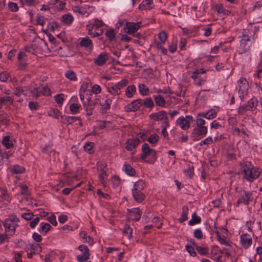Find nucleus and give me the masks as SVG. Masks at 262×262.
Listing matches in <instances>:
<instances>
[{
  "label": "nucleus",
  "instance_id": "603ef678",
  "mask_svg": "<svg viewBox=\"0 0 262 262\" xmlns=\"http://www.w3.org/2000/svg\"><path fill=\"white\" fill-rule=\"evenodd\" d=\"M158 37L160 40L159 42H161L162 43H165L167 39V34L164 31L160 32L158 34Z\"/></svg>",
  "mask_w": 262,
  "mask_h": 262
},
{
  "label": "nucleus",
  "instance_id": "393cba45",
  "mask_svg": "<svg viewBox=\"0 0 262 262\" xmlns=\"http://www.w3.org/2000/svg\"><path fill=\"white\" fill-rule=\"evenodd\" d=\"M140 101L141 106H144L145 107L152 108L154 106V101L151 98H146L144 99H140Z\"/></svg>",
  "mask_w": 262,
  "mask_h": 262
},
{
  "label": "nucleus",
  "instance_id": "412c9836",
  "mask_svg": "<svg viewBox=\"0 0 262 262\" xmlns=\"http://www.w3.org/2000/svg\"><path fill=\"white\" fill-rule=\"evenodd\" d=\"M240 238L242 246L244 248L247 249L251 245L252 240L251 237L248 234H242Z\"/></svg>",
  "mask_w": 262,
  "mask_h": 262
},
{
  "label": "nucleus",
  "instance_id": "e433bc0d",
  "mask_svg": "<svg viewBox=\"0 0 262 262\" xmlns=\"http://www.w3.org/2000/svg\"><path fill=\"white\" fill-rule=\"evenodd\" d=\"M61 118L69 124H71L77 120H79L80 118L75 116H62Z\"/></svg>",
  "mask_w": 262,
  "mask_h": 262
},
{
  "label": "nucleus",
  "instance_id": "49530a36",
  "mask_svg": "<svg viewBox=\"0 0 262 262\" xmlns=\"http://www.w3.org/2000/svg\"><path fill=\"white\" fill-rule=\"evenodd\" d=\"M159 139V137L157 134L151 135L147 139L148 142L152 144H156Z\"/></svg>",
  "mask_w": 262,
  "mask_h": 262
},
{
  "label": "nucleus",
  "instance_id": "72a5a7b5",
  "mask_svg": "<svg viewBox=\"0 0 262 262\" xmlns=\"http://www.w3.org/2000/svg\"><path fill=\"white\" fill-rule=\"evenodd\" d=\"M3 225L5 228V232L10 236L11 228H12V223H11L9 220H5Z\"/></svg>",
  "mask_w": 262,
  "mask_h": 262
},
{
  "label": "nucleus",
  "instance_id": "13d9d810",
  "mask_svg": "<svg viewBox=\"0 0 262 262\" xmlns=\"http://www.w3.org/2000/svg\"><path fill=\"white\" fill-rule=\"evenodd\" d=\"M58 27V25L55 21H51L48 24V29L52 32L54 31Z\"/></svg>",
  "mask_w": 262,
  "mask_h": 262
},
{
  "label": "nucleus",
  "instance_id": "69168bd1",
  "mask_svg": "<svg viewBox=\"0 0 262 262\" xmlns=\"http://www.w3.org/2000/svg\"><path fill=\"white\" fill-rule=\"evenodd\" d=\"M193 166H190V165H189L187 169H186L184 172L186 174V175L189 177V178L191 179L193 177Z\"/></svg>",
  "mask_w": 262,
  "mask_h": 262
},
{
  "label": "nucleus",
  "instance_id": "b1692460",
  "mask_svg": "<svg viewBox=\"0 0 262 262\" xmlns=\"http://www.w3.org/2000/svg\"><path fill=\"white\" fill-rule=\"evenodd\" d=\"M122 169L128 176H134L136 174L135 169L126 162L123 164Z\"/></svg>",
  "mask_w": 262,
  "mask_h": 262
},
{
  "label": "nucleus",
  "instance_id": "aec40b11",
  "mask_svg": "<svg viewBox=\"0 0 262 262\" xmlns=\"http://www.w3.org/2000/svg\"><path fill=\"white\" fill-rule=\"evenodd\" d=\"M154 6L152 0H143L139 5L138 8L140 10H149L152 9Z\"/></svg>",
  "mask_w": 262,
  "mask_h": 262
},
{
  "label": "nucleus",
  "instance_id": "c03bdc74",
  "mask_svg": "<svg viewBox=\"0 0 262 262\" xmlns=\"http://www.w3.org/2000/svg\"><path fill=\"white\" fill-rule=\"evenodd\" d=\"M66 77L71 81H76L77 77L75 72L72 70L68 71L65 74Z\"/></svg>",
  "mask_w": 262,
  "mask_h": 262
},
{
  "label": "nucleus",
  "instance_id": "9d476101",
  "mask_svg": "<svg viewBox=\"0 0 262 262\" xmlns=\"http://www.w3.org/2000/svg\"><path fill=\"white\" fill-rule=\"evenodd\" d=\"M207 133V127L196 126L190 134V138L193 141L196 142L201 139V136L206 135Z\"/></svg>",
  "mask_w": 262,
  "mask_h": 262
},
{
  "label": "nucleus",
  "instance_id": "f257e3e1",
  "mask_svg": "<svg viewBox=\"0 0 262 262\" xmlns=\"http://www.w3.org/2000/svg\"><path fill=\"white\" fill-rule=\"evenodd\" d=\"M243 178L247 181L252 182L257 179L260 175V171L259 168L254 167L250 162L246 161L242 165Z\"/></svg>",
  "mask_w": 262,
  "mask_h": 262
},
{
  "label": "nucleus",
  "instance_id": "ea45409f",
  "mask_svg": "<svg viewBox=\"0 0 262 262\" xmlns=\"http://www.w3.org/2000/svg\"><path fill=\"white\" fill-rule=\"evenodd\" d=\"M215 233L217 240L221 244L230 246L225 236H221L218 231H216Z\"/></svg>",
  "mask_w": 262,
  "mask_h": 262
},
{
  "label": "nucleus",
  "instance_id": "423d86ee",
  "mask_svg": "<svg viewBox=\"0 0 262 262\" xmlns=\"http://www.w3.org/2000/svg\"><path fill=\"white\" fill-rule=\"evenodd\" d=\"M238 89V97L243 101L248 94L249 83L244 78H240L237 81Z\"/></svg>",
  "mask_w": 262,
  "mask_h": 262
},
{
  "label": "nucleus",
  "instance_id": "7c9ffc66",
  "mask_svg": "<svg viewBox=\"0 0 262 262\" xmlns=\"http://www.w3.org/2000/svg\"><path fill=\"white\" fill-rule=\"evenodd\" d=\"M14 94L18 97L23 96L21 98V100H18L20 102L22 101L23 100V98L27 95V94L25 92V90L20 87L16 88L14 91Z\"/></svg>",
  "mask_w": 262,
  "mask_h": 262
},
{
  "label": "nucleus",
  "instance_id": "39448f33",
  "mask_svg": "<svg viewBox=\"0 0 262 262\" xmlns=\"http://www.w3.org/2000/svg\"><path fill=\"white\" fill-rule=\"evenodd\" d=\"M103 25V21L100 20H95L94 24H88L86 27L89 34L94 37L100 36L103 33L101 28Z\"/></svg>",
  "mask_w": 262,
  "mask_h": 262
},
{
  "label": "nucleus",
  "instance_id": "1a4fd4ad",
  "mask_svg": "<svg viewBox=\"0 0 262 262\" xmlns=\"http://www.w3.org/2000/svg\"><path fill=\"white\" fill-rule=\"evenodd\" d=\"M101 104L100 99L97 97H95L93 100L89 102H83V106L88 116H90L93 114V111L96 107L97 104Z\"/></svg>",
  "mask_w": 262,
  "mask_h": 262
},
{
  "label": "nucleus",
  "instance_id": "4468645a",
  "mask_svg": "<svg viewBox=\"0 0 262 262\" xmlns=\"http://www.w3.org/2000/svg\"><path fill=\"white\" fill-rule=\"evenodd\" d=\"M141 27L140 23L127 22L125 27L124 28V31L128 34H132L136 32Z\"/></svg>",
  "mask_w": 262,
  "mask_h": 262
},
{
  "label": "nucleus",
  "instance_id": "37998d69",
  "mask_svg": "<svg viewBox=\"0 0 262 262\" xmlns=\"http://www.w3.org/2000/svg\"><path fill=\"white\" fill-rule=\"evenodd\" d=\"M128 83V80L127 79H122L119 82H117L115 85V88L118 90H120L127 85Z\"/></svg>",
  "mask_w": 262,
  "mask_h": 262
},
{
  "label": "nucleus",
  "instance_id": "f03ea898",
  "mask_svg": "<svg viewBox=\"0 0 262 262\" xmlns=\"http://www.w3.org/2000/svg\"><path fill=\"white\" fill-rule=\"evenodd\" d=\"M145 187V183L142 180H139L135 183L132 189V194L134 200L136 202L141 203L145 200V195L142 191Z\"/></svg>",
  "mask_w": 262,
  "mask_h": 262
},
{
  "label": "nucleus",
  "instance_id": "cd10ccee",
  "mask_svg": "<svg viewBox=\"0 0 262 262\" xmlns=\"http://www.w3.org/2000/svg\"><path fill=\"white\" fill-rule=\"evenodd\" d=\"M258 102L256 98L252 97L248 101L246 104L250 111H253L256 108Z\"/></svg>",
  "mask_w": 262,
  "mask_h": 262
},
{
  "label": "nucleus",
  "instance_id": "de8ad7c7",
  "mask_svg": "<svg viewBox=\"0 0 262 262\" xmlns=\"http://www.w3.org/2000/svg\"><path fill=\"white\" fill-rule=\"evenodd\" d=\"M88 93V90H86V88H84L83 87V86L82 85L79 90V95L80 99L82 102L83 105V102H84L85 101V100H84L85 94Z\"/></svg>",
  "mask_w": 262,
  "mask_h": 262
},
{
  "label": "nucleus",
  "instance_id": "5fc2aeb1",
  "mask_svg": "<svg viewBox=\"0 0 262 262\" xmlns=\"http://www.w3.org/2000/svg\"><path fill=\"white\" fill-rule=\"evenodd\" d=\"M112 102V100L111 99L107 98L105 100L104 103L103 104H100L103 107V110H105V112L107 111L110 108L111 104Z\"/></svg>",
  "mask_w": 262,
  "mask_h": 262
},
{
  "label": "nucleus",
  "instance_id": "e2e57ef3",
  "mask_svg": "<svg viewBox=\"0 0 262 262\" xmlns=\"http://www.w3.org/2000/svg\"><path fill=\"white\" fill-rule=\"evenodd\" d=\"M28 107L31 111H36L38 110L39 105L37 102L30 101L29 102Z\"/></svg>",
  "mask_w": 262,
  "mask_h": 262
},
{
  "label": "nucleus",
  "instance_id": "c756f323",
  "mask_svg": "<svg viewBox=\"0 0 262 262\" xmlns=\"http://www.w3.org/2000/svg\"><path fill=\"white\" fill-rule=\"evenodd\" d=\"M155 103L157 106L164 107L166 104V101L161 95L154 96Z\"/></svg>",
  "mask_w": 262,
  "mask_h": 262
},
{
  "label": "nucleus",
  "instance_id": "58836bf2",
  "mask_svg": "<svg viewBox=\"0 0 262 262\" xmlns=\"http://www.w3.org/2000/svg\"><path fill=\"white\" fill-rule=\"evenodd\" d=\"M196 250L200 254L202 255H207L209 252V248L207 247H201L196 245Z\"/></svg>",
  "mask_w": 262,
  "mask_h": 262
},
{
  "label": "nucleus",
  "instance_id": "09e8293b",
  "mask_svg": "<svg viewBox=\"0 0 262 262\" xmlns=\"http://www.w3.org/2000/svg\"><path fill=\"white\" fill-rule=\"evenodd\" d=\"M54 99L59 106H61L64 100V95L62 94H57L54 96Z\"/></svg>",
  "mask_w": 262,
  "mask_h": 262
},
{
  "label": "nucleus",
  "instance_id": "f8f14e48",
  "mask_svg": "<svg viewBox=\"0 0 262 262\" xmlns=\"http://www.w3.org/2000/svg\"><path fill=\"white\" fill-rule=\"evenodd\" d=\"M193 122V118L191 116L187 115L185 117L183 116L178 118L176 124L179 125L183 130L188 129L190 126V123Z\"/></svg>",
  "mask_w": 262,
  "mask_h": 262
},
{
  "label": "nucleus",
  "instance_id": "c9c22d12",
  "mask_svg": "<svg viewBox=\"0 0 262 262\" xmlns=\"http://www.w3.org/2000/svg\"><path fill=\"white\" fill-rule=\"evenodd\" d=\"M139 91L142 96H147L149 93L148 88L144 84H140L139 85Z\"/></svg>",
  "mask_w": 262,
  "mask_h": 262
},
{
  "label": "nucleus",
  "instance_id": "f704fd0d",
  "mask_svg": "<svg viewBox=\"0 0 262 262\" xmlns=\"http://www.w3.org/2000/svg\"><path fill=\"white\" fill-rule=\"evenodd\" d=\"M136 92V87L134 85H129L126 89L125 95L128 98H132Z\"/></svg>",
  "mask_w": 262,
  "mask_h": 262
},
{
  "label": "nucleus",
  "instance_id": "6e6d98bb",
  "mask_svg": "<svg viewBox=\"0 0 262 262\" xmlns=\"http://www.w3.org/2000/svg\"><path fill=\"white\" fill-rule=\"evenodd\" d=\"M177 42L176 41L172 40L171 43L168 46V50L171 53H173L177 51Z\"/></svg>",
  "mask_w": 262,
  "mask_h": 262
},
{
  "label": "nucleus",
  "instance_id": "8fccbe9b",
  "mask_svg": "<svg viewBox=\"0 0 262 262\" xmlns=\"http://www.w3.org/2000/svg\"><path fill=\"white\" fill-rule=\"evenodd\" d=\"M9 10L13 12H17L19 9L18 5L13 2H9L8 4Z\"/></svg>",
  "mask_w": 262,
  "mask_h": 262
},
{
  "label": "nucleus",
  "instance_id": "5701e85b",
  "mask_svg": "<svg viewBox=\"0 0 262 262\" xmlns=\"http://www.w3.org/2000/svg\"><path fill=\"white\" fill-rule=\"evenodd\" d=\"M127 211L130 213V215L134 217L133 220L139 221L141 219L142 211L139 208H134L130 209H128Z\"/></svg>",
  "mask_w": 262,
  "mask_h": 262
},
{
  "label": "nucleus",
  "instance_id": "ddd939ff",
  "mask_svg": "<svg viewBox=\"0 0 262 262\" xmlns=\"http://www.w3.org/2000/svg\"><path fill=\"white\" fill-rule=\"evenodd\" d=\"M249 40V36L246 34V32H245L240 40V45L239 47V52L240 53L246 52L249 50L250 45L248 43Z\"/></svg>",
  "mask_w": 262,
  "mask_h": 262
},
{
  "label": "nucleus",
  "instance_id": "a878e982",
  "mask_svg": "<svg viewBox=\"0 0 262 262\" xmlns=\"http://www.w3.org/2000/svg\"><path fill=\"white\" fill-rule=\"evenodd\" d=\"M188 214V207L187 205H184L182 207V212L180 218L179 219V222L180 223L186 221L188 219L187 215Z\"/></svg>",
  "mask_w": 262,
  "mask_h": 262
},
{
  "label": "nucleus",
  "instance_id": "a19ab883",
  "mask_svg": "<svg viewBox=\"0 0 262 262\" xmlns=\"http://www.w3.org/2000/svg\"><path fill=\"white\" fill-rule=\"evenodd\" d=\"M133 230L130 226L127 224L125 225L123 228V233L128 238H130L132 236Z\"/></svg>",
  "mask_w": 262,
  "mask_h": 262
},
{
  "label": "nucleus",
  "instance_id": "9b49d317",
  "mask_svg": "<svg viewBox=\"0 0 262 262\" xmlns=\"http://www.w3.org/2000/svg\"><path fill=\"white\" fill-rule=\"evenodd\" d=\"M240 198L237 200L236 203L237 205L243 204L247 205L253 200L252 193L250 191L246 190H241L239 192Z\"/></svg>",
  "mask_w": 262,
  "mask_h": 262
},
{
  "label": "nucleus",
  "instance_id": "6ab92c4d",
  "mask_svg": "<svg viewBox=\"0 0 262 262\" xmlns=\"http://www.w3.org/2000/svg\"><path fill=\"white\" fill-rule=\"evenodd\" d=\"M27 52L34 53V52L32 51V48L30 47L20 50L17 54V58L20 63H23L27 60L28 56Z\"/></svg>",
  "mask_w": 262,
  "mask_h": 262
},
{
  "label": "nucleus",
  "instance_id": "4be33fe9",
  "mask_svg": "<svg viewBox=\"0 0 262 262\" xmlns=\"http://www.w3.org/2000/svg\"><path fill=\"white\" fill-rule=\"evenodd\" d=\"M1 143L7 149H10L14 146L13 139L10 136H4Z\"/></svg>",
  "mask_w": 262,
  "mask_h": 262
},
{
  "label": "nucleus",
  "instance_id": "338daca9",
  "mask_svg": "<svg viewBox=\"0 0 262 262\" xmlns=\"http://www.w3.org/2000/svg\"><path fill=\"white\" fill-rule=\"evenodd\" d=\"M207 119H212L216 117V113L214 110H211L207 112Z\"/></svg>",
  "mask_w": 262,
  "mask_h": 262
},
{
  "label": "nucleus",
  "instance_id": "4c0bfd02",
  "mask_svg": "<svg viewBox=\"0 0 262 262\" xmlns=\"http://www.w3.org/2000/svg\"><path fill=\"white\" fill-rule=\"evenodd\" d=\"M25 171V167L19 165H15L12 168V172L15 174L23 173Z\"/></svg>",
  "mask_w": 262,
  "mask_h": 262
},
{
  "label": "nucleus",
  "instance_id": "3c124183",
  "mask_svg": "<svg viewBox=\"0 0 262 262\" xmlns=\"http://www.w3.org/2000/svg\"><path fill=\"white\" fill-rule=\"evenodd\" d=\"M91 44L92 41L88 37L82 38L80 41L81 46L85 47H89L90 46H91Z\"/></svg>",
  "mask_w": 262,
  "mask_h": 262
},
{
  "label": "nucleus",
  "instance_id": "680f3d73",
  "mask_svg": "<svg viewBox=\"0 0 262 262\" xmlns=\"http://www.w3.org/2000/svg\"><path fill=\"white\" fill-rule=\"evenodd\" d=\"M94 143L92 142L86 143L84 146V149L85 151L91 154L93 152Z\"/></svg>",
  "mask_w": 262,
  "mask_h": 262
},
{
  "label": "nucleus",
  "instance_id": "864d4df0",
  "mask_svg": "<svg viewBox=\"0 0 262 262\" xmlns=\"http://www.w3.org/2000/svg\"><path fill=\"white\" fill-rule=\"evenodd\" d=\"M250 111L246 104L241 105L237 110V113L239 115L244 114L247 111Z\"/></svg>",
  "mask_w": 262,
  "mask_h": 262
},
{
  "label": "nucleus",
  "instance_id": "4d7b16f0",
  "mask_svg": "<svg viewBox=\"0 0 262 262\" xmlns=\"http://www.w3.org/2000/svg\"><path fill=\"white\" fill-rule=\"evenodd\" d=\"M41 88L42 89V95L43 96H50L51 95V91H50V88H49L48 85H41Z\"/></svg>",
  "mask_w": 262,
  "mask_h": 262
},
{
  "label": "nucleus",
  "instance_id": "79ce46f5",
  "mask_svg": "<svg viewBox=\"0 0 262 262\" xmlns=\"http://www.w3.org/2000/svg\"><path fill=\"white\" fill-rule=\"evenodd\" d=\"M90 253L89 252L83 253L81 254L77 255L76 258L79 262H83L89 259Z\"/></svg>",
  "mask_w": 262,
  "mask_h": 262
},
{
  "label": "nucleus",
  "instance_id": "f3484780",
  "mask_svg": "<svg viewBox=\"0 0 262 262\" xmlns=\"http://www.w3.org/2000/svg\"><path fill=\"white\" fill-rule=\"evenodd\" d=\"M150 119L155 121H162L167 119V114L166 112L162 111L149 115Z\"/></svg>",
  "mask_w": 262,
  "mask_h": 262
},
{
  "label": "nucleus",
  "instance_id": "2eb2a0df",
  "mask_svg": "<svg viewBox=\"0 0 262 262\" xmlns=\"http://www.w3.org/2000/svg\"><path fill=\"white\" fill-rule=\"evenodd\" d=\"M140 99H138L133 101L131 103L125 105L124 110L126 112H136L141 106V103L140 101Z\"/></svg>",
  "mask_w": 262,
  "mask_h": 262
},
{
  "label": "nucleus",
  "instance_id": "6e6552de",
  "mask_svg": "<svg viewBox=\"0 0 262 262\" xmlns=\"http://www.w3.org/2000/svg\"><path fill=\"white\" fill-rule=\"evenodd\" d=\"M206 70L203 68L197 69L194 71L191 72H189V74L190 75V77L194 79V84L197 86H201L206 80L204 78H201L200 75L201 74L205 73Z\"/></svg>",
  "mask_w": 262,
  "mask_h": 262
},
{
  "label": "nucleus",
  "instance_id": "a211bd4d",
  "mask_svg": "<svg viewBox=\"0 0 262 262\" xmlns=\"http://www.w3.org/2000/svg\"><path fill=\"white\" fill-rule=\"evenodd\" d=\"M140 143V140L138 138L128 139L126 142V149L128 151H132L136 148Z\"/></svg>",
  "mask_w": 262,
  "mask_h": 262
},
{
  "label": "nucleus",
  "instance_id": "473e14b6",
  "mask_svg": "<svg viewBox=\"0 0 262 262\" xmlns=\"http://www.w3.org/2000/svg\"><path fill=\"white\" fill-rule=\"evenodd\" d=\"M201 222V219L200 216H198L196 215V213L194 212L192 214V218L188 222V225L190 226H193L195 224H198L200 223Z\"/></svg>",
  "mask_w": 262,
  "mask_h": 262
},
{
  "label": "nucleus",
  "instance_id": "bf43d9fd",
  "mask_svg": "<svg viewBox=\"0 0 262 262\" xmlns=\"http://www.w3.org/2000/svg\"><path fill=\"white\" fill-rule=\"evenodd\" d=\"M40 226L41 230L46 233L48 232L52 227L50 224L43 222L40 224Z\"/></svg>",
  "mask_w": 262,
  "mask_h": 262
},
{
  "label": "nucleus",
  "instance_id": "dca6fc26",
  "mask_svg": "<svg viewBox=\"0 0 262 262\" xmlns=\"http://www.w3.org/2000/svg\"><path fill=\"white\" fill-rule=\"evenodd\" d=\"M95 10V8L93 6L85 5L81 8H76L73 9L74 11L77 12L80 14L88 16L89 14Z\"/></svg>",
  "mask_w": 262,
  "mask_h": 262
},
{
  "label": "nucleus",
  "instance_id": "a18cd8bd",
  "mask_svg": "<svg viewBox=\"0 0 262 262\" xmlns=\"http://www.w3.org/2000/svg\"><path fill=\"white\" fill-rule=\"evenodd\" d=\"M80 106L81 105L77 103H72L70 104L69 109L73 114H76L79 112Z\"/></svg>",
  "mask_w": 262,
  "mask_h": 262
},
{
  "label": "nucleus",
  "instance_id": "052dcab7",
  "mask_svg": "<svg viewBox=\"0 0 262 262\" xmlns=\"http://www.w3.org/2000/svg\"><path fill=\"white\" fill-rule=\"evenodd\" d=\"M108 92L113 95H119L120 94L121 91L115 88V85L108 88Z\"/></svg>",
  "mask_w": 262,
  "mask_h": 262
},
{
  "label": "nucleus",
  "instance_id": "20e7f679",
  "mask_svg": "<svg viewBox=\"0 0 262 262\" xmlns=\"http://www.w3.org/2000/svg\"><path fill=\"white\" fill-rule=\"evenodd\" d=\"M96 168L99 180L103 186H106L108 177L107 163L104 161H99L96 164Z\"/></svg>",
  "mask_w": 262,
  "mask_h": 262
},
{
  "label": "nucleus",
  "instance_id": "774afa93",
  "mask_svg": "<svg viewBox=\"0 0 262 262\" xmlns=\"http://www.w3.org/2000/svg\"><path fill=\"white\" fill-rule=\"evenodd\" d=\"M193 236L197 239H202L203 238V233L202 230L199 228L194 230Z\"/></svg>",
  "mask_w": 262,
  "mask_h": 262
},
{
  "label": "nucleus",
  "instance_id": "2f4dec72",
  "mask_svg": "<svg viewBox=\"0 0 262 262\" xmlns=\"http://www.w3.org/2000/svg\"><path fill=\"white\" fill-rule=\"evenodd\" d=\"M216 10L219 14H222L224 15H228L231 13V12L226 9L222 4L217 5L215 6Z\"/></svg>",
  "mask_w": 262,
  "mask_h": 262
},
{
  "label": "nucleus",
  "instance_id": "c85d7f7f",
  "mask_svg": "<svg viewBox=\"0 0 262 262\" xmlns=\"http://www.w3.org/2000/svg\"><path fill=\"white\" fill-rule=\"evenodd\" d=\"M41 89V86H39L38 87L34 88L32 90H31V93L32 96L34 98H37L41 96H43V93L42 91V89Z\"/></svg>",
  "mask_w": 262,
  "mask_h": 262
},
{
  "label": "nucleus",
  "instance_id": "0e129e2a",
  "mask_svg": "<svg viewBox=\"0 0 262 262\" xmlns=\"http://www.w3.org/2000/svg\"><path fill=\"white\" fill-rule=\"evenodd\" d=\"M185 248L187 252L191 256H195L196 255L194 247L191 246L186 245L185 246Z\"/></svg>",
  "mask_w": 262,
  "mask_h": 262
},
{
  "label": "nucleus",
  "instance_id": "bb28decb",
  "mask_svg": "<svg viewBox=\"0 0 262 262\" xmlns=\"http://www.w3.org/2000/svg\"><path fill=\"white\" fill-rule=\"evenodd\" d=\"M61 20L64 24L69 25L74 21V17L71 14L67 13L61 17Z\"/></svg>",
  "mask_w": 262,
  "mask_h": 262
},
{
  "label": "nucleus",
  "instance_id": "7ed1b4c3",
  "mask_svg": "<svg viewBox=\"0 0 262 262\" xmlns=\"http://www.w3.org/2000/svg\"><path fill=\"white\" fill-rule=\"evenodd\" d=\"M141 150V159L152 164L154 163L157 160V151L155 149L150 148L148 144L144 143L142 146Z\"/></svg>",
  "mask_w": 262,
  "mask_h": 262
},
{
  "label": "nucleus",
  "instance_id": "0eeeda50",
  "mask_svg": "<svg viewBox=\"0 0 262 262\" xmlns=\"http://www.w3.org/2000/svg\"><path fill=\"white\" fill-rule=\"evenodd\" d=\"M95 62L98 65L104 64H113L116 65L119 63L118 60L109 57L108 55L104 52L100 53L98 57L95 59Z\"/></svg>",
  "mask_w": 262,
  "mask_h": 262
}]
</instances>
